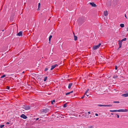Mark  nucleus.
Wrapping results in <instances>:
<instances>
[{
    "instance_id": "obj_11",
    "label": "nucleus",
    "mask_w": 128,
    "mask_h": 128,
    "mask_svg": "<svg viewBox=\"0 0 128 128\" xmlns=\"http://www.w3.org/2000/svg\"><path fill=\"white\" fill-rule=\"evenodd\" d=\"M122 96L124 97H126L128 96V93L124 94H122Z\"/></svg>"
},
{
    "instance_id": "obj_9",
    "label": "nucleus",
    "mask_w": 128,
    "mask_h": 128,
    "mask_svg": "<svg viewBox=\"0 0 128 128\" xmlns=\"http://www.w3.org/2000/svg\"><path fill=\"white\" fill-rule=\"evenodd\" d=\"M58 65L56 64H55L53 65H52L51 66V68L50 69L51 70H52L55 68L56 66H58Z\"/></svg>"
},
{
    "instance_id": "obj_47",
    "label": "nucleus",
    "mask_w": 128,
    "mask_h": 128,
    "mask_svg": "<svg viewBox=\"0 0 128 128\" xmlns=\"http://www.w3.org/2000/svg\"><path fill=\"white\" fill-rule=\"evenodd\" d=\"M127 30L128 31V27L127 28Z\"/></svg>"
},
{
    "instance_id": "obj_10",
    "label": "nucleus",
    "mask_w": 128,
    "mask_h": 128,
    "mask_svg": "<svg viewBox=\"0 0 128 128\" xmlns=\"http://www.w3.org/2000/svg\"><path fill=\"white\" fill-rule=\"evenodd\" d=\"M90 4L93 7H96V4H94V3L93 2L90 3Z\"/></svg>"
},
{
    "instance_id": "obj_46",
    "label": "nucleus",
    "mask_w": 128,
    "mask_h": 128,
    "mask_svg": "<svg viewBox=\"0 0 128 128\" xmlns=\"http://www.w3.org/2000/svg\"><path fill=\"white\" fill-rule=\"evenodd\" d=\"M51 104H53V102L52 101H51Z\"/></svg>"
},
{
    "instance_id": "obj_18",
    "label": "nucleus",
    "mask_w": 128,
    "mask_h": 128,
    "mask_svg": "<svg viewBox=\"0 0 128 128\" xmlns=\"http://www.w3.org/2000/svg\"><path fill=\"white\" fill-rule=\"evenodd\" d=\"M120 26L122 27V28H123L124 27V24H120Z\"/></svg>"
},
{
    "instance_id": "obj_13",
    "label": "nucleus",
    "mask_w": 128,
    "mask_h": 128,
    "mask_svg": "<svg viewBox=\"0 0 128 128\" xmlns=\"http://www.w3.org/2000/svg\"><path fill=\"white\" fill-rule=\"evenodd\" d=\"M72 85V83H70L68 86V88L69 89H70L71 88V86Z\"/></svg>"
},
{
    "instance_id": "obj_32",
    "label": "nucleus",
    "mask_w": 128,
    "mask_h": 128,
    "mask_svg": "<svg viewBox=\"0 0 128 128\" xmlns=\"http://www.w3.org/2000/svg\"><path fill=\"white\" fill-rule=\"evenodd\" d=\"M70 94V92H68L66 93V95H68V94Z\"/></svg>"
},
{
    "instance_id": "obj_1",
    "label": "nucleus",
    "mask_w": 128,
    "mask_h": 128,
    "mask_svg": "<svg viewBox=\"0 0 128 128\" xmlns=\"http://www.w3.org/2000/svg\"><path fill=\"white\" fill-rule=\"evenodd\" d=\"M128 110L127 109H120L118 110H110V111L111 112H126Z\"/></svg>"
},
{
    "instance_id": "obj_15",
    "label": "nucleus",
    "mask_w": 128,
    "mask_h": 128,
    "mask_svg": "<svg viewBox=\"0 0 128 128\" xmlns=\"http://www.w3.org/2000/svg\"><path fill=\"white\" fill-rule=\"evenodd\" d=\"M52 35H50L49 38V43H50L51 39L52 38Z\"/></svg>"
},
{
    "instance_id": "obj_3",
    "label": "nucleus",
    "mask_w": 128,
    "mask_h": 128,
    "mask_svg": "<svg viewBox=\"0 0 128 128\" xmlns=\"http://www.w3.org/2000/svg\"><path fill=\"white\" fill-rule=\"evenodd\" d=\"M74 35V40L75 41H76L77 40L78 37L79 35V32H73Z\"/></svg>"
},
{
    "instance_id": "obj_6",
    "label": "nucleus",
    "mask_w": 128,
    "mask_h": 128,
    "mask_svg": "<svg viewBox=\"0 0 128 128\" xmlns=\"http://www.w3.org/2000/svg\"><path fill=\"white\" fill-rule=\"evenodd\" d=\"M118 42V44L119 45V47L118 49H119L121 48L122 47V42L120 40H119Z\"/></svg>"
},
{
    "instance_id": "obj_22",
    "label": "nucleus",
    "mask_w": 128,
    "mask_h": 128,
    "mask_svg": "<svg viewBox=\"0 0 128 128\" xmlns=\"http://www.w3.org/2000/svg\"><path fill=\"white\" fill-rule=\"evenodd\" d=\"M105 105H102V104H98L97 105L98 106H105Z\"/></svg>"
},
{
    "instance_id": "obj_31",
    "label": "nucleus",
    "mask_w": 128,
    "mask_h": 128,
    "mask_svg": "<svg viewBox=\"0 0 128 128\" xmlns=\"http://www.w3.org/2000/svg\"><path fill=\"white\" fill-rule=\"evenodd\" d=\"M113 103H120V102L119 101H114L113 102Z\"/></svg>"
},
{
    "instance_id": "obj_38",
    "label": "nucleus",
    "mask_w": 128,
    "mask_h": 128,
    "mask_svg": "<svg viewBox=\"0 0 128 128\" xmlns=\"http://www.w3.org/2000/svg\"><path fill=\"white\" fill-rule=\"evenodd\" d=\"M73 92V91H71L70 92V94L71 93H72Z\"/></svg>"
},
{
    "instance_id": "obj_17",
    "label": "nucleus",
    "mask_w": 128,
    "mask_h": 128,
    "mask_svg": "<svg viewBox=\"0 0 128 128\" xmlns=\"http://www.w3.org/2000/svg\"><path fill=\"white\" fill-rule=\"evenodd\" d=\"M125 32H124V33L122 32V33L121 34L122 36L123 37L124 36H125Z\"/></svg>"
},
{
    "instance_id": "obj_24",
    "label": "nucleus",
    "mask_w": 128,
    "mask_h": 128,
    "mask_svg": "<svg viewBox=\"0 0 128 128\" xmlns=\"http://www.w3.org/2000/svg\"><path fill=\"white\" fill-rule=\"evenodd\" d=\"M47 76H46L44 77V82H45L47 80Z\"/></svg>"
},
{
    "instance_id": "obj_5",
    "label": "nucleus",
    "mask_w": 128,
    "mask_h": 128,
    "mask_svg": "<svg viewBox=\"0 0 128 128\" xmlns=\"http://www.w3.org/2000/svg\"><path fill=\"white\" fill-rule=\"evenodd\" d=\"M50 110L48 108H46L45 109H43L41 110L42 112L46 113L48 112Z\"/></svg>"
},
{
    "instance_id": "obj_43",
    "label": "nucleus",
    "mask_w": 128,
    "mask_h": 128,
    "mask_svg": "<svg viewBox=\"0 0 128 128\" xmlns=\"http://www.w3.org/2000/svg\"><path fill=\"white\" fill-rule=\"evenodd\" d=\"M124 16H125V17H126V18H127V17H126V14H125Z\"/></svg>"
},
{
    "instance_id": "obj_20",
    "label": "nucleus",
    "mask_w": 128,
    "mask_h": 128,
    "mask_svg": "<svg viewBox=\"0 0 128 128\" xmlns=\"http://www.w3.org/2000/svg\"><path fill=\"white\" fill-rule=\"evenodd\" d=\"M106 6L108 7H110V3H107L106 4Z\"/></svg>"
},
{
    "instance_id": "obj_29",
    "label": "nucleus",
    "mask_w": 128,
    "mask_h": 128,
    "mask_svg": "<svg viewBox=\"0 0 128 128\" xmlns=\"http://www.w3.org/2000/svg\"><path fill=\"white\" fill-rule=\"evenodd\" d=\"M4 126V125H0V128H2Z\"/></svg>"
},
{
    "instance_id": "obj_21",
    "label": "nucleus",
    "mask_w": 128,
    "mask_h": 128,
    "mask_svg": "<svg viewBox=\"0 0 128 128\" xmlns=\"http://www.w3.org/2000/svg\"><path fill=\"white\" fill-rule=\"evenodd\" d=\"M105 106H108V107H111L112 106V105L111 104L110 105H105Z\"/></svg>"
},
{
    "instance_id": "obj_12",
    "label": "nucleus",
    "mask_w": 128,
    "mask_h": 128,
    "mask_svg": "<svg viewBox=\"0 0 128 128\" xmlns=\"http://www.w3.org/2000/svg\"><path fill=\"white\" fill-rule=\"evenodd\" d=\"M22 32H18L16 34V35L19 36H22Z\"/></svg>"
},
{
    "instance_id": "obj_39",
    "label": "nucleus",
    "mask_w": 128,
    "mask_h": 128,
    "mask_svg": "<svg viewBox=\"0 0 128 128\" xmlns=\"http://www.w3.org/2000/svg\"><path fill=\"white\" fill-rule=\"evenodd\" d=\"M0 31H2V32H4V29H3V30H0Z\"/></svg>"
},
{
    "instance_id": "obj_33",
    "label": "nucleus",
    "mask_w": 128,
    "mask_h": 128,
    "mask_svg": "<svg viewBox=\"0 0 128 128\" xmlns=\"http://www.w3.org/2000/svg\"><path fill=\"white\" fill-rule=\"evenodd\" d=\"M86 95V94H84V95L81 97V98L83 99V98H84V96Z\"/></svg>"
},
{
    "instance_id": "obj_28",
    "label": "nucleus",
    "mask_w": 128,
    "mask_h": 128,
    "mask_svg": "<svg viewBox=\"0 0 128 128\" xmlns=\"http://www.w3.org/2000/svg\"><path fill=\"white\" fill-rule=\"evenodd\" d=\"M89 90V89H88L85 92L84 94H86L88 92Z\"/></svg>"
},
{
    "instance_id": "obj_36",
    "label": "nucleus",
    "mask_w": 128,
    "mask_h": 128,
    "mask_svg": "<svg viewBox=\"0 0 128 128\" xmlns=\"http://www.w3.org/2000/svg\"><path fill=\"white\" fill-rule=\"evenodd\" d=\"M116 115L117 116V117L118 118H119V116L118 115L116 114Z\"/></svg>"
},
{
    "instance_id": "obj_44",
    "label": "nucleus",
    "mask_w": 128,
    "mask_h": 128,
    "mask_svg": "<svg viewBox=\"0 0 128 128\" xmlns=\"http://www.w3.org/2000/svg\"><path fill=\"white\" fill-rule=\"evenodd\" d=\"M111 114L112 115H113L114 114V113H111Z\"/></svg>"
},
{
    "instance_id": "obj_37",
    "label": "nucleus",
    "mask_w": 128,
    "mask_h": 128,
    "mask_svg": "<svg viewBox=\"0 0 128 128\" xmlns=\"http://www.w3.org/2000/svg\"><path fill=\"white\" fill-rule=\"evenodd\" d=\"M95 115L96 116H98V114H95Z\"/></svg>"
},
{
    "instance_id": "obj_4",
    "label": "nucleus",
    "mask_w": 128,
    "mask_h": 128,
    "mask_svg": "<svg viewBox=\"0 0 128 128\" xmlns=\"http://www.w3.org/2000/svg\"><path fill=\"white\" fill-rule=\"evenodd\" d=\"M101 45V44L100 43L98 45L94 46L92 47L93 50H95L98 48Z\"/></svg>"
},
{
    "instance_id": "obj_16",
    "label": "nucleus",
    "mask_w": 128,
    "mask_h": 128,
    "mask_svg": "<svg viewBox=\"0 0 128 128\" xmlns=\"http://www.w3.org/2000/svg\"><path fill=\"white\" fill-rule=\"evenodd\" d=\"M88 128H92L94 127L93 126L88 125Z\"/></svg>"
},
{
    "instance_id": "obj_48",
    "label": "nucleus",
    "mask_w": 128,
    "mask_h": 128,
    "mask_svg": "<svg viewBox=\"0 0 128 128\" xmlns=\"http://www.w3.org/2000/svg\"><path fill=\"white\" fill-rule=\"evenodd\" d=\"M86 94V96H89L88 95H87V94Z\"/></svg>"
},
{
    "instance_id": "obj_42",
    "label": "nucleus",
    "mask_w": 128,
    "mask_h": 128,
    "mask_svg": "<svg viewBox=\"0 0 128 128\" xmlns=\"http://www.w3.org/2000/svg\"><path fill=\"white\" fill-rule=\"evenodd\" d=\"M6 124H10V123L8 122L6 123Z\"/></svg>"
},
{
    "instance_id": "obj_7",
    "label": "nucleus",
    "mask_w": 128,
    "mask_h": 128,
    "mask_svg": "<svg viewBox=\"0 0 128 128\" xmlns=\"http://www.w3.org/2000/svg\"><path fill=\"white\" fill-rule=\"evenodd\" d=\"M23 108L26 110H28L30 109V107L29 106H24Z\"/></svg>"
},
{
    "instance_id": "obj_50",
    "label": "nucleus",
    "mask_w": 128,
    "mask_h": 128,
    "mask_svg": "<svg viewBox=\"0 0 128 128\" xmlns=\"http://www.w3.org/2000/svg\"><path fill=\"white\" fill-rule=\"evenodd\" d=\"M24 72H23L22 73H24Z\"/></svg>"
},
{
    "instance_id": "obj_25",
    "label": "nucleus",
    "mask_w": 128,
    "mask_h": 128,
    "mask_svg": "<svg viewBox=\"0 0 128 128\" xmlns=\"http://www.w3.org/2000/svg\"><path fill=\"white\" fill-rule=\"evenodd\" d=\"M118 77V76L117 75H114L113 77V78H117Z\"/></svg>"
},
{
    "instance_id": "obj_27",
    "label": "nucleus",
    "mask_w": 128,
    "mask_h": 128,
    "mask_svg": "<svg viewBox=\"0 0 128 128\" xmlns=\"http://www.w3.org/2000/svg\"><path fill=\"white\" fill-rule=\"evenodd\" d=\"M6 76V75L5 74H4L1 77V78H2L5 77Z\"/></svg>"
},
{
    "instance_id": "obj_49",
    "label": "nucleus",
    "mask_w": 128,
    "mask_h": 128,
    "mask_svg": "<svg viewBox=\"0 0 128 128\" xmlns=\"http://www.w3.org/2000/svg\"><path fill=\"white\" fill-rule=\"evenodd\" d=\"M19 32H22V31H20Z\"/></svg>"
},
{
    "instance_id": "obj_19",
    "label": "nucleus",
    "mask_w": 128,
    "mask_h": 128,
    "mask_svg": "<svg viewBox=\"0 0 128 128\" xmlns=\"http://www.w3.org/2000/svg\"><path fill=\"white\" fill-rule=\"evenodd\" d=\"M67 104H68V103H66L65 104H64V105H63V107L64 108L66 107L67 106Z\"/></svg>"
},
{
    "instance_id": "obj_23",
    "label": "nucleus",
    "mask_w": 128,
    "mask_h": 128,
    "mask_svg": "<svg viewBox=\"0 0 128 128\" xmlns=\"http://www.w3.org/2000/svg\"><path fill=\"white\" fill-rule=\"evenodd\" d=\"M126 38H124L123 39H122V40H120L122 42L123 41H126Z\"/></svg>"
},
{
    "instance_id": "obj_41",
    "label": "nucleus",
    "mask_w": 128,
    "mask_h": 128,
    "mask_svg": "<svg viewBox=\"0 0 128 128\" xmlns=\"http://www.w3.org/2000/svg\"><path fill=\"white\" fill-rule=\"evenodd\" d=\"M38 119H39L38 118H37L36 119V120H38Z\"/></svg>"
},
{
    "instance_id": "obj_45",
    "label": "nucleus",
    "mask_w": 128,
    "mask_h": 128,
    "mask_svg": "<svg viewBox=\"0 0 128 128\" xmlns=\"http://www.w3.org/2000/svg\"><path fill=\"white\" fill-rule=\"evenodd\" d=\"M90 112H88V114H90Z\"/></svg>"
},
{
    "instance_id": "obj_35",
    "label": "nucleus",
    "mask_w": 128,
    "mask_h": 128,
    "mask_svg": "<svg viewBox=\"0 0 128 128\" xmlns=\"http://www.w3.org/2000/svg\"><path fill=\"white\" fill-rule=\"evenodd\" d=\"M118 68V66H116L115 67V69L116 70H117Z\"/></svg>"
},
{
    "instance_id": "obj_14",
    "label": "nucleus",
    "mask_w": 128,
    "mask_h": 128,
    "mask_svg": "<svg viewBox=\"0 0 128 128\" xmlns=\"http://www.w3.org/2000/svg\"><path fill=\"white\" fill-rule=\"evenodd\" d=\"M104 15L105 16H106L108 15V12L107 11H104Z\"/></svg>"
},
{
    "instance_id": "obj_8",
    "label": "nucleus",
    "mask_w": 128,
    "mask_h": 128,
    "mask_svg": "<svg viewBox=\"0 0 128 128\" xmlns=\"http://www.w3.org/2000/svg\"><path fill=\"white\" fill-rule=\"evenodd\" d=\"M20 116L24 119H26L27 118V117L24 114H22Z\"/></svg>"
},
{
    "instance_id": "obj_34",
    "label": "nucleus",
    "mask_w": 128,
    "mask_h": 128,
    "mask_svg": "<svg viewBox=\"0 0 128 128\" xmlns=\"http://www.w3.org/2000/svg\"><path fill=\"white\" fill-rule=\"evenodd\" d=\"M10 87L9 86H7L6 87V89L8 90H9L10 89Z\"/></svg>"
},
{
    "instance_id": "obj_26",
    "label": "nucleus",
    "mask_w": 128,
    "mask_h": 128,
    "mask_svg": "<svg viewBox=\"0 0 128 128\" xmlns=\"http://www.w3.org/2000/svg\"><path fill=\"white\" fill-rule=\"evenodd\" d=\"M40 3H38V10H39V8H40Z\"/></svg>"
},
{
    "instance_id": "obj_30",
    "label": "nucleus",
    "mask_w": 128,
    "mask_h": 128,
    "mask_svg": "<svg viewBox=\"0 0 128 128\" xmlns=\"http://www.w3.org/2000/svg\"><path fill=\"white\" fill-rule=\"evenodd\" d=\"M48 68H46L44 70V71L45 72L48 69Z\"/></svg>"
},
{
    "instance_id": "obj_2",
    "label": "nucleus",
    "mask_w": 128,
    "mask_h": 128,
    "mask_svg": "<svg viewBox=\"0 0 128 128\" xmlns=\"http://www.w3.org/2000/svg\"><path fill=\"white\" fill-rule=\"evenodd\" d=\"M84 20L83 18H80L78 20V23L79 25H81L84 22Z\"/></svg>"
},
{
    "instance_id": "obj_40",
    "label": "nucleus",
    "mask_w": 128,
    "mask_h": 128,
    "mask_svg": "<svg viewBox=\"0 0 128 128\" xmlns=\"http://www.w3.org/2000/svg\"><path fill=\"white\" fill-rule=\"evenodd\" d=\"M53 102H55V100H53L52 101Z\"/></svg>"
}]
</instances>
